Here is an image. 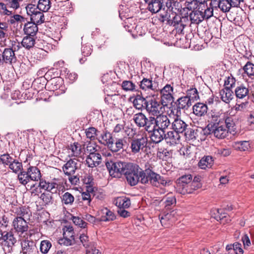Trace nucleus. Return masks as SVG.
Masks as SVG:
<instances>
[{"instance_id": "1", "label": "nucleus", "mask_w": 254, "mask_h": 254, "mask_svg": "<svg viewBox=\"0 0 254 254\" xmlns=\"http://www.w3.org/2000/svg\"><path fill=\"white\" fill-rule=\"evenodd\" d=\"M167 0H144L147 9L152 13H156L160 11L164 10L167 7V14L162 15L163 21H166L167 23L175 27L178 33L184 34L186 28L190 27V0L185 1L181 5L180 14L171 12L168 14V10L171 12V1L167 2Z\"/></svg>"}, {"instance_id": "2", "label": "nucleus", "mask_w": 254, "mask_h": 254, "mask_svg": "<svg viewBox=\"0 0 254 254\" xmlns=\"http://www.w3.org/2000/svg\"><path fill=\"white\" fill-rule=\"evenodd\" d=\"M41 177V172L37 167L29 166L26 171L18 174V180L21 184L25 186L30 181H38Z\"/></svg>"}, {"instance_id": "3", "label": "nucleus", "mask_w": 254, "mask_h": 254, "mask_svg": "<svg viewBox=\"0 0 254 254\" xmlns=\"http://www.w3.org/2000/svg\"><path fill=\"white\" fill-rule=\"evenodd\" d=\"M126 165L123 174L126 176L128 184L131 186H135L140 180V172L142 169L132 163H127Z\"/></svg>"}, {"instance_id": "4", "label": "nucleus", "mask_w": 254, "mask_h": 254, "mask_svg": "<svg viewBox=\"0 0 254 254\" xmlns=\"http://www.w3.org/2000/svg\"><path fill=\"white\" fill-rule=\"evenodd\" d=\"M130 149L133 154H141L146 151L148 145L146 136L138 135L130 139Z\"/></svg>"}, {"instance_id": "5", "label": "nucleus", "mask_w": 254, "mask_h": 254, "mask_svg": "<svg viewBox=\"0 0 254 254\" xmlns=\"http://www.w3.org/2000/svg\"><path fill=\"white\" fill-rule=\"evenodd\" d=\"M140 182L142 184H150L155 187L159 185V180L161 176L150 169L144 170L141 169L140 172Z\"/></svg>"}, {"instance_id": "6", "label": "nucleus", "mask_w": 254, "mask_h": 254, "mask_svg": "<svg viewBox=\"0 0 254 254\" xmlns=\"http://www.w3.org/2000/svg\"><path fill=\"white\" fill-rule=\"evenodd\" d=\"M145 109L151 115L157 116L163 112L165 106H163L159 98L155 96L147 97Z\"/></svg>"}, {"instance_id": "7", "label": "nucleus", "mask_w": 254, "mask_h": 254, "mask_svg": "<svg viewBox=\"0 0 254 254\" xmlns=\"http://www.w3.org/2000/svg\"><path fill=\"white\" fill-rule=\"evenodd\" d=\"M127 164L126 162L110 160L106 162V166L111 176L120 178L124 174Z\"/></svg>"}, {"instance_id": "8", "label": "nucleus", "mask_w": 254, "mask_h": 254, "mask_svg": "<svg viewBox=\"0 0 254 254\" xmlns=\"http://www.w3.org/2000/svg\"><path fill=\"white\" fill-rule=\"evenodd\" d=\"M141 65L142 69L141 75H132L131 77L132 79H137L138 78H142V79H156V77H154L153 74V72L155 70L153 64L145 60L141 62Z\"/></svg>"}, {"instance_id": "9", "label": "nucleus", "mask_w": 254, "mask_h": 254, "mask_svg": "<svg viewBox=\"0 0 254 254\" xmlns=\"http://www.w3.org/2000/svg\"><path fill=\"white\" fill-rule=\"evenodd\" d=\"M1 244L5 248L8 253L13 251V247L17 243L16 238L15 237L13 232L10 231H4L2 234Z\"/></svg>"}, {"instance_id": "10", "label": "nucleus", "mask_w": 254, "mask_h": 254, "mask_svg": "<svg viewBox=\"0 0 254 254\" xmlns=\"http://www.w3.org/2000/svg\"><path fill=\"white\" fill-rule=\"evenodd\" d=\"M27 13L30 16L31 21L36 24H41L44 22L43 11L37 9L35 4H28L26 7Z\"/></svg>"}, {"instance_id": "11", "label": "nucleus", "mask_w": 254, "mask_h": 254, "mask_svg": "<svg viewBox=\"0 0 254 254\" xmlns=\"http://www.w3.org/2000/svg\"><path fill=\"white\" fill-rule=\"evenodd\" d=\"M207 3L205 2H196L191 1V23L198 24L200 21H197V18L200 17V14L203 15Z\"/></svg>"}, {"instance_id": "12", "label": "nucleus", "mask_w": 254, "mask_h": 254, "mask_svg": "<svg viewBox=\"0 0 254 254\" xmlns=\"http://www.w3.org/2000/svg\"><path fill=\"white\" fill-rule=\"evenodd\" d=\"M178 189L179 192L182 194L190 193V175L182 176L177 179Z\"/></svg>"}, {"instance_id": "13", "label": "nucleus", "mask_w": 254, "mask_h": 254, "mask_svg": "<svg viewBox=\"0 0 254 254\" xmlns=\"http://www.w3.org/2000/svg\"><path fill=\"white\" fill-rule=\"evenodd\" d=\"M173 87L169 84H167L161 89L160 91L161 100H160L163 106L167 107L173 102Z\"/></svg>"}, {"instance_id": "14", "label": "nucleus", "mask_w": 254, "mask_h": 254, "mask_svg": "<svg viewBox=\"0 0 254 254\" xmlns=\"http://www.w3.org/2000/svg\"><path fill=\"white\" fill-rule=\"evenodd\" d=\"M12 226L15 232L20 235L23 234L28 230V222L25 219L15 217L12 221Z\"/></svg>"}, {"instance_id": "15", "label": "nucleus", "mask_w": 254, "mask_h": 254, "mask_svg": "<svg viewBox=\"0 0 254 254\" xmlns=\"http://www.w3.org/2000/svg\"><path fill=\"white\" fill-rule=\"evenodd\" d=\"M212 217L221 223L225 224L231 221L229 215L225 212L223 209L214 208L211 211Z\"/></svg>"}, {"instance_id": "16", "label": "nucleus", "mask_w": 254, "mask_h": 254, "mask_svg": "<svg viewBox=\"0 0 254 254\" xmlns=\"http://www.w3.org/2000/svg\"><path fill=\"white\" fill-rule=\"evenodd\" d=\"M64 174L66 176L74 175L78 169L77 160L75 159H70L62 167Z\"/></svg>"}, {"instance_id": "17", "label": "nucleus", "mask_w": 254, "mask_h": 254, "mask_svg": "<svg viewBox=\"0 0 254 254\" xmlns=\"http://www.w3.org/2000/svg\"><path fill=\"white\" fill-rule=\"evenodd\" d=\"M2 61L5 64H12L16 62L14 51L12 48H5L2 54Z\"/></svg>"}, {"instance_id": "18", "label": "nucleus", "mask_w": 254, "mask_h": 254, "mask_svg": "<svg viewBox=\"0 0 254 254\" xmlns=\"http://www.w3.org/2000/svg\"><path fill=\"white\" fill-rule=\"evenodd\" d=\"M156 116L157 117L155 118L156 127L165 130L170 126V122L168 117L160 114Z\"/></svg>"}, {"instance_id": "19", "label": "nucleus", "mask_w": 254, "mask_h": 254, "mask_svg": "<svg viewBox=\"0 0 254 254\" xmlns=\"http://www.w3.org/2000/svg\"><path fill=\"white\" fill-rule=\"evenodd\" d=\"M86 162L88 167L93 168L98 166L102 162V157L98 152L88 155L86 158Z\"/></svg>"}, {"instance_id": "20", "label": "nucleus", "mask_w": 254, "mask_h": 254, "mask_svg": "<svg viewBox=\"0 0 254 254\" xmlns=\"http://www.w3.org/2000/svg\"><path fill=\"white\" fill-rule=\"evenodd\" d=\"M222 119L219 116L212 115L208 120V124L206 127L207 134H211V130L222 124Z\"/></svg>"}, {"instance_id": "21", "label": "nucleus", "mask_w": 254, "mask_h": 254, "mask_svg": "<svg viewBox=\"0 0 254 254\" xmlns=\"http://www.w3.org/2000/svg\"><path fill=\"white\" fill-rule=\"evenodd\" d=\"M181 136L180 133L175 131H170L165 134V140L170 145H174L180 142Z\"/></svg>"}, {"instance_id": "22", "label": "nucleus", "mask_w": 254, "mask_h": 254, "mask_svg": "<svg viewBox=\"0 0 254 254\" xmlns=\"http://www.w3.org/2000/svg\"><path fill=\"white\" fill-rule=\"evenodd\" d=\"M221 100L225 103L228 104L234 96V92L229 87H225L219 92Z\"/></svg>"}, {"instance_id": "23", "label": "nucleus", "mask_w": 254, "mask_h": 254, "mask_svg": "<svg viewBox=\"0 0 254 254\" xmlns=\"http://www.w3.org/2000/svg\"><path fill=\"white\" fill-rule=\"evenodd\" d=\"M191 43H193V50L195 51L201 50L205 48L206 44L203 40L199 37V35L196 33H192Z\"/></svg>"}, {"instance_id": "24", "label": "nucleus", "mask_w": 254, "mask_h": 254, "mask_svg": "<svg viewBox=\"0 0 254 254\" xmlns=\"http://www.w3.org/2000/svg\"><path fill=\"white\" fill-rule=\"evenodd\" d=\"M67 150L69 157H78L81 153V146L78 142H74L68 146Z\"/></svg>"}, {"instance_id": "25", "label": "nucleus", "mask_w": 254, "mask_h": 254, "mask_svg": "<svg viewBox=\"0 0 254 254\" xmlns=\"http://www.w3.org/2000/svg\"><path fill=\"white\" fill-rule=\"evenodd\" d=\"M152 132L150 138L152 142L155 143H159L165 138V130L156 127Z\"/></svg>"}, {"instance_id": "26", "label": "nucleus", "mask_w": 254, "mask_h": 254, "mask_svg": "<svg viewBox=\"0 0 254 254\" xmlns=\"http://www.w3.org/2000/svg\"><path fill=\"white\" fill-rule=\"evenodd\" d=\"M213 133L215 137L219 139L226 137L228 134V131L223 124H221L211 130V134Z\"/></svg>"}, {"instance_id": "27", "label": "nucleus", "mask_w": 254, "mask_h": 254, "mask_svg": "<svg viewBox=\"0 0 254 254\" xmlns=\"http://www.w3.org/2000/svg\"><path fill=\"white\" fill-rule=\"evenodd\" d=\"M37 24L32 21L25 23L23 29L24 33L28 36L34 37L38 30Z\"/></svg>"}, {"instance_id": "28", "label": "nucleus", "mask_w": 254, "mask_h": 254, "mask_svg": "<svg viewBox=\"0 0 254 254\" xmlns=\"http://www.w3.org/2000/svg\"><path fill=\"white\" fill-rule=\"evenodd\" d=\"M125 140L124 138L116 139L114 142V140L113 139L111 142L108 145V148L113 152H117L123 149L125 142Z\"/></svg>"}, {"instance_id": "29", "label": "nucleus", "mask_w": 254, "mask_h": 254, "mask_svg": "<svg viewBox=\"0 0 254 254\" xmlns=\"http://www.w3.org/2000/svg\"><path fill=\"white\" fill-rule=\"evenodd\" d=\"M188 125L181 119H176L172 123V127L174 131L180 133H183L187 128Z\"/></svg>"}, {"instance_id": "30", "label": "nucleus", "mask_w": 254, "mask_h": 254, "mask_svg": "<svg viewBox=\"0 0 254 254\" xmlns=\"http://www.w3.org/2000/svg\"><path fill=\"white\" fill-rule=\"evenodd\" d=\"M207 105L202 103H197L192 107V113L196 116L201 117L206 113Z\"/></svg>"}, {"instance_id": "31", "label": "nucleus", "mask_w": 254, "mask_h": 254, "mask_svg": "<svg viewBox=\"0 0 254 254\" xmlns=\"http://www.w3.org/2000/svg\"><path fill=\"white\" fill-rule=\"evenodd\" d=\"M207 129L205 128L203 129L201 127H193L191 128V140L193 139H197L199 140H202L201 136L202 135H208L207 132Z\"/></svg>"}, {"instance_id": "32", "label": "nucleus", "mask_w": 254, "mask_h": 254, "mask_svg": "<svg viewBox=\"0 0 254 254\" xmlns=\"http://www.w3.org/2000/svg\"><path fill=\"white\" fill-rule=\"evenodd\" d=\"M213 162L214 160L212 156H206L200 160L197 165L200 169H205L206 168H211L213 164Z\"/></svg>"}, {"instance_id": "33", "label": "nucleus", "mask_w": 254, "mask_h": 254, "mask_svg": "<svg viewBox=\"0 0 254 254\" xmlns=\"http://www.w3.org/2000/svg\"><path fill=\"white\" fill-rule=\"evenodd\" d=\"M22 251L23 254H31L36 249L32 241L25 240L21 243Z\"/></svg>"}, {"instance_id": "34", "label": "nucleus", "mask_w": 254, "mask_h": 254, "mask_svg": "<svg viewBox=\"0 0 254 254\" xmlns=\"http://www.w3.org/2000/svg\"><path fill=\"white\" fill-rule=\"evenodd\" d=\"M147 102V97L145 98L141 95H136L133 100V104L136 109L139 110L143 107L146 108Z\"/></svg>"}, {"instance_id": "35", "label": "nucleus", "mask_w": 254, "mask_h": 254, "mask_svg": "<svg viewBox=\"0 0 254 254\" xmlns=\"http://www.w3.org/2000/svg\"><path fill=\"white\" fill-rule=\"evenodd\" d=\"M14 213L16 215V217L28 219L31 215V213L28 208L25 206L18 207L16 208Z\"/></svg>"}, {"instance_id": "36", "label": "nucleus", "mask_w": 254, "mask_h": 254, "mask_svg": "<svg viewBox=\"0 0 254 254\" xmlns=\"http://www.w3.org/2000/svg\"><path fill=\"white\" fill-rule=\"evenodd\" d=\"M249 90L243 85H240L236 87L235 90V95L237 99H243L247 97V100L249 99L248 93Z\"/></svg>"}, {"instance_id": "37", "label": "nucleus", "mask_w": 254, "mask_h": 254, "mask_svg": "<svg viewBox=\"0 0 254 254\" xmlns=\"http://www.w3.org/2000/svg\"><path fill=\"white\" fill-rule=\"evenodd\" d=\"M190 98L188 96L182 97L179 98L177 102V111L179 109L186 110L189 107ZM178 111L177 112V113Z\"/></svg>"}, {"instance_id": "38", "label": "nucleus", "mask_w": 254, "mask_h": 254, "mask_svg": "<svg viewBox=\"0 0 254 254\" xmlns=\"http://www.w3.org/2000/svg\"><path fill=\"white\" fill-rule=\"evenodd\" d=\"M100 143L104 144L108 147L113 138L112 134L108 131H104L102 134L97 138Z\"/></svg>"}, {"instance_id": "39", "label": "nucleus", "mask_w": 254, "mask_h": 254, "mask_svg": "<svg viewBox=\"0 0 254 254\" xmlns=\"http://www.w3.org/2000/svg\"><path fill=\"white\" fill-rule=\"evenodd\" d=\"M133 120L136 126L139 127H142L145 124V121H147V117L142 113L135 114L133 116Z\"/></svg>"}, {"instance_id": "40", "label": "nucleus", "mask_w": 254, "mask_h": 254, "mask_svg": "<svg viewBox=\"0 0 254 254\" xmlns=\"http://www.w3.org/2000/svg\"><path fill=\"white\" fill-rule=\"evenodd\" d=\"M43 206L50 205L53 203L52 194L48 192L42 193L39 197Z\"/></svg>"}, {"instance_id": "41", "label": "nucleus", "mask_w": 254, "mask_h": 254, "mask_svg": "<svg viewBox=\"0 0 254 254\" xmlns=\"http://www.w3.org/2000/svg\"><path fill=\"white\" fill-rule=\"evenodd\" d=\"M156 122L154 117H149L148 118H147V121L145 122V125L142 126V127L148 132H151L156 128Z\"/></svg>"}, {"instance_id": "42", "label": "nucleus", "mask_w": 254, "mask_h": 254, "mask_svg": "<svg viewBox=\"0 0 254 254\" xmlns=\"http://www.w3.org/2000/svg\"><path fill=\"white\" fill-rule=\"evenodd\" d=\"M97 147L98 145L95 143L89 141L83 145V148L85 153L90 155L98 152Z\"/></svg>"}, {"instance_id": "43", "label": "nucleus", "mask_w": 254, "mask_h": 254, "mask_svg": "<svg viewBox=\"0 0 254 254\" xmlns=\"http://www.w3.org/2000/svg\"><path fill=\"white\" fill-rule=\"evenodd\" d=\"M115 204L119 208H127L130 205V201L126 197H120L116 199Z\"/></svg>"}, {"instance_id": "44", "label": "nucleus", "mask_w": 254, "mask_h": 254, "mask_svg": "<svg viewBox=\"0 0 254 254\" xmlns=\"http://www.w3.org/2000/svg\"><path fill=\"white\" fill-rule=\"evenodd\" d=\"M9 168L13 172L16 174H19L22 171H24L22 163L14 159H13L12 161L9 165Z\"/></svg>"}, {"instance_id": "45", "label": "nucleus", "mask_w": 254, "mask_h": 254, "mask_svg": "<svg viewBox=\"0 0 254 254\" xmlns=\"http://www.w3.org/2000/svg\"><path fill=\"white\" fill-rule=\"evenodd\" d=\"M102 211L103 214H105V215H102L100 219V221L106 222L113 221L115 219L116 216L114 213L108 208H105Z\"/></svg>"}, {"instance_id": "46", "label": "nucleus", "mask_w": 254, "mask_h": 254, "mask_svg": "<svg viewBox=\"0 0 254 254\" xmlns=\"http://www.w3.org/2000/svg\"><path fill=\"white\" fill-rule=\"evenodd\" d=\"M69 70L66 68H63L61 70L60 78L61 79H76L77 74L75 72L69 73Z\"/></svg>"}, {"instance_id": "47", "label": "nucleus", "mask_w": 254, "mask_h": 254, "mask_svg": "<svg viewBox=\"0 0 254 254\" xmlns=\"http://www.w3.org/2000/svg\"><path fill=\"white\" fill-rule=\"evenodd\" d=\"M222 124L225 127V128L231 131H235V124L231 117H227L226 119H222Z\"/></svg>"}, {"instance_id": "48", "label": "nucleus", "mask_w": 254, "mask_h": 254, "mask_svg": "<svg viewBox=\"0 0 254 254\" xmlns=\"http://www.w3.org/2000/svg\"><path fill=\"white\" fill-rule=\"evenodd\" d=\"M35 42V40L33 36L27 35L23 38L21 44L26 49H30L34 46Z\"/></svg>"}, {"instance_id": "49", "label": "nucleus", "mask_w": 254, "mask_h": 254, "mask_svg": "<svg viewBox=\"0 0 254 254\" xmlns=\"http://www.w3.org/2000/svg\"><path fill=\"white\" fill-rule=\"evenodd\" d=\"M36 8L43 12L47 11L51 7L50 0H39L37 5H35Z\"/></svg>"}, {"instance_id": "50", "label": "nucleus", "mask_w": 254, "mask_h": 254, "mask_svg": "<svg viewBox=\"0 0 254 254\" xmlns=\"http://www.w3.org/2000/svg\"><path fill=\"white\" fill-rule=\"evenodd\" d=\"M214 9L211 6L207 7L205 8L203 15L200 14V17L197 18V21L202 22L204 19H208L213 15V10Z\"/></svg>"}, {"instance_id": "51", "label": "nucleus", "mask_w": 254, "mask_h": 254, "mask_svg": "<svg viewBox=\"0 0 254 254\" xmlns=\"http://www.w3.org/2000/svg\"><path fill=\"white\" fill-rule=\"evenodd\" d=\"M140 86L141 89L145 90L156 89V83L155 82L152 83V80H141Z\"/></svg>"}, {"instance_id": "52", "label": "nucleus", "mask_w": 254, "mask_h": 254, "mask_svg": "<svg viewBox=\"0 0 254 254\" xmlns=\"http://www.w3.org/2000/svg\"><path fill=\"white\" fill-rule=\"evenodd\" d=\"M61 70L57 68H52L47 71L45 79H54L57 78H60Z\"/></svg>"}, {"instance_id": "53", "label": "nucleus", "mask_w": 254, "mask_h": 254, "mask_svg": "<svg viewBox=\"0 0 254 254\" xmlns=\"http://www.w3.org/2000/svg\"><path fill=\"white\" fill-rule=\"evenodd\" d=\"M31 86L38 91L42 90L43 88L47 89V80H33L32 82Z\"/></svg>"}, {"instance_id": "54", "label": "nucleus", "mask_w": 254, "mask_h": 254, "mask_svg": "<svg viewBox=\"0 0 254 254\" xmlns=\"http://www.w3.org/2000/svg\"><path fill=\"white\" fill-rule=\"evenodd\" d=\"M120 97L118 94L114 95H107L105 98V101L110 105H116L119 103V100H120Z\"/></svg>"}, {"instance_id": "55", "label": "nucleus", "mask_w": 254, "mask_h": 254, "mask_svg": "<svg viewBox=\"0 0 254 254\" xmlns=\"http://www.w3.org/2000/svg\"><path fill=\"white\" fill-rule=\"evenodd\" d=\"M62 202L65 205H71L74 201V197L73 195L68 192H65L62 196Z\"/></svg>"}, {"instance_id": "56", "label": "nucleus", "mask_w": 254, "mask_h": 254, "mask_svg": "<svg viewBox=\"0 0 254 254\" xmlns=\"http://www.w3.org/2000/svg\"><path fill=\"white\" fill-rule=\"evenodd\" d=\"M216 74L217 79H231V76L228 71L223 70L221 68L217 69L216 70Z\"/></svg>"}, {"instance_id": "57", "label": "nucleus", "mask_w": 254, "mask_h": 254, "mask_svg": "<svg viewBox=\"0 0 254 254\" xmlns=\"http://www.w3.org/2000/svg\"><path fill=\"white\" fill-rule=\"evenodd\" d=\"M232 7H233V5L229 0H221L220 7L218 9L224 13H226L230 11Z\"/></svg>"}, {"instance_id": "58", "label": "nucleus", "mask_w": 254, "mask_h": 254, "mask_svg": "<svg viewBox=\"0 0 254 254\" xmlns=\"http://www.w3.org/2000/svg\"><path fill=\"white\" fill-rule=\"evenodd\" d=\"M63 81V80H47V89L53 91L58 89Z\"/></svg>"}, {"instance_id": "59", "label": "nucleus", "mask_w": 254, "mask_h": 254, "mask_svg": "<svg viewBox=\"0 0 254 254\" xmlns=\"http://www.w3.org/2000/svg\"><path fill=\"white\" fill-rule=\"evenodd\" d=\"M97 129L94 127H89L85 129V133L87 138L94 140L96 138Z\"/></svg>"}, {"instance_id": "60", "label": "nucleus", "mask_w": 254, "mask_h": 254, "mask_svg": "<svg viewBox=\"0 0 254 254\" xmlns=\"http://www.w3.org/2000/svg\"><path fill=\"white\" fill-rule=\"evenodd\" d=\"M57 181V179H54L52 181L49 182L46 189V190L48 192H50L52 193L57 192L59 187V185L56 182Z\"/></svg>"}, {"instance_id": "61", "label": "nucleus", "mask_w": 254, "mask_h": 254, "mask_svg": "<svg viewBox=\"0 0 254 254\" xmlns=\"http://www.w3.org/2000/svg\"><path fill=\"white\" fill-rule=\"evenodd\" d=\"M52 247L51 243L48 240H43L41 242L40 250L42 253L47 254Z\"/></svg>"}, {"instance_id": "62", "label": "nucleus", "mask_w": 254, "mask_h": 254, "mask_svg": "<svg viewBox=\"0 0 254 254\" xmlns=\"http://www.w3.org/2000/svg\"><path fill=\"white\" fill-rule=\"evenodd\" d=\"M245 73H247L249 77L254 75V64L250 62H248L243 67Z\"/></svg>"}, {"instance_id": "63", "label": "nucleus", "mask_w": 254, "mask_h": 254, "mask_svg": "<svg viewBox=\"0 0 254 254\" xmlns=\"http://www.w3.org/2000/svg\"><path fill=\"white\" fill-rule=\"evenodd\" d=\"M179 43L181 47L184 49L190 48V35H186L185 37L180 38Z\"/></svg>"}, {"instance_id": "64", "label": "nucleus", "mask_w": 254, "mask_h": 254, "mask_svg": "<svg viewBox=\"0 0 254 254\" xmlns=\"http://www.w3.org/2000/svg\"><path fill=\"white\" fill-rule=\"evenodd\" d=\"M13 158L8 153L3 154L0 156V162L4 166H9L12 161Z\"/></svg>"}]
</instances>
